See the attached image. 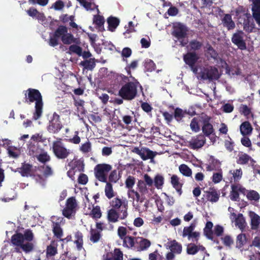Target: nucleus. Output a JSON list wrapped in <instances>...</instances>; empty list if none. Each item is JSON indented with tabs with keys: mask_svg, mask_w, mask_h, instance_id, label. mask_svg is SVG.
<instances>
[{
	"mask_svg": "<svg viewBox=\"0 0 260 260\" xmlns=\"http://www.w3.org/2000/svg\"><path fill=\"white\" fill-rule=\"evenodd\" d=\"M254 165L255 161L248 154L246 153H242L238 155V158L237 159V163L241 165H247L249 162Z\"/></svg>",
	"mask_w": 260,
	"mask_h": 260,
	"instance_id": "bb28decb",
	"label": "nucleus"
},
{
	"mask_svg": "<svg viewBox=\"0 0 260 260\" xmlns=\"http://www.w3.org/2000/svg\"><path fill=\"white\" fill-rule=\"evenodd\" d=\"M112 208L108 211L107 219L109 222L115 223L125 219L128 216L127 201L119 198H114L110 203Z\"/></svg>",
	"mask_w": 260,
	"mask_h": 260,
	"instance_id": "f257e3e1",
	"label": "nucleus"
},
{
	"mask_svg": "<svg viewBox=\"0 0 260 260\" xmlns=\"http://www.w3.org/2000/svg\"><path fill=\"white\" fill-rule=\"evenodd\" d=\"M170 182L179 195L181 196L182 193V188L183 183L181 182L180 178L177 175L174 174L171 177Z\"/></svg>",
	"mask_w": 260,
	"mask_h": 260,
	"instance_id": "5701e85b",
	"label": "nucleus"
},
{
	"mask_svg": "<svg viewBox=\"0 0 260 260\" xmlns=\"http://www.w3.org/2000/svg\"><path fill=\"white\" fill-rule=\"evenodd\" d=\"M206 139L204 135L199 134L192 137L191 139L187 141L189 148L193 149H199L202 148L206 143Z\"/></svg>",
	"mask_w": 260,
	"mask_h": 260,
	"instance_id": "4468645a",
	"label": "nucleus"
},
{
	"mask_svg": "<svg viewBox=\"0 0 260 260\" xmlns=\"http://www.w3.org/2000/svg\"><path fill=\"white\" fill-rule=\"evenodd\" d=\"M24 93L25 103L29 104L35 103L32 119L35 120L39 119L42 116L43 108V97L41 92L38 89L29 88L24 91Z\"/></svg>",
	"mask_w": 260,
	"mask_h": 260,
	"instance_id": "7ed1b4c3",
	"label": "nucleus"
},
{
	"mask_svg": "<svg viewBox=\"0 0 260 260\" xmlns=\"http://www.w3.org/2000/svg\"><path fill=\"white\" fill-rule=\"evenodd\" d=\"M239 22L243 26V30L246 32H252L255 28V24L249 13H244L240 17Z\"/></svg>",
	"mask_w": 260,
	"mask_h": 260,
	"instance_id": "9b49d317",
	"label": "nucleus"
},
{
	"mask_svg": "<svg viewBox=\"0 0 260 260\" xmlns=\"http://www.w3.org/2000/svg\"><path fill=\"white\" fill-rule=\"evenodd\" d=\"M244 32L243 30H237L233 34L231 38L232 43L241 50H244L246 49V44L244 39Z\"/></svg>",
	"mask_w": 260,
	"mask_h": 260,
	"instance_id": "ddd939ff",
	"label": "nucleus"
},
{
	"mask_svg": "<svg viewBox=\"0 0 260 260\" xmlns=\"http://www.w3.org/2000/svg\"><path fill=\"white\" fill-rule=\"evenodd\" d=\"M135 178L134 176H128L125 181V187L130 190L133 189L132 188L135 184Z\"/></svg>",
	"mask_w": 260,
	"mask_h": 260,
	"instance_id": "338daca9",
	"label": "nucleus"
},
{
	"mask_svg": "<svg viewBox=\"0 0 260 260\" xmlns=\"http://www.w3.org/2000/svg\"><path fill=\"white\" fill-rule=\"evenodd\" d=\"M187 32V27L183 23L177 22L173 24L172 35L179 41L182 47L185 46L188 42L186 39Z\"/></svg>",
	"mask_w": 260,
	"mask_h": 260,
	"instance_id": "39448f33",
	"label": "nucleus"
},
{
	"mask_svg": "<svg viewBox=\"0 0 260 260\" xmlns=\"http://www.w3.org/2000/svg\"><path fill=\"white\" fill-rule=\"evenodd\" d=\"M136 237H133L130 236H127L123 240V245L124 247L128 248H132L136 246Z\"/></svg>",
	"mask_w": 260,
	"mask_h": 260,
	"instance_id": "a19ab883",
	"label": "nucleus"
},
{
	"mask_svg": "<svg viewBox=\"0 0 260 260\" xmlns=\"http://www.w3.org/2000/svg\"><path fill=\"white\" fill-rule=\"evenodd\" d=\"M204 197L206 199L207 201L212 203L217 202L220 197V192L217 189L214 187H210L208 191H205Z\"/></svg>",
	"mask_w": 260,
	"mask_h": 260,
	"instance_id": "a211bd4d",
	"label": "nucleus"
},
{
	"mask_svg": "<svg viewBox=\"0 0 260 260\" xmlns=\"http://www.w3.org/2000/svg\"><path fill=\"white\" fill-rule=\"evenodd\" d=\"M102 260H123V254L119 248H115L113 251L107 252L104 254Z\"/></svg>",
	"mask_w": 260,
	"mask_h": 260,
	"instance_id": "dca6fc26",
	"label": "nucleus"
},
{
	"mask_svg": "<svg viewBox=\"0 0 260 260\" xmlns=\"http://www.w3.org/2000/svg\"><path fill=\"white\" fill-rule=\"evenodd\" d=\"M221 20L223 26L226 27L228 30H232L235 28V23L232 20V15L231 14H224Z\"/></svg>",
	"mask_w": 260,
	"mask_h": 260,
	"instance_id": "b1692460",
	"label": "nucleus"
},
{
	"mask_svg": "<svg viewBox=\"0 0 260 260\" xmlns=\"http://www.w3.org/2000/svg\"><path fill=\"white\" fill-rule=\"evenodd\" d=\"M213 224L211 221H208L206 224L205 228L204 229V234L205 236L211 240H213V231H212Z\"/></svg>",
	"mask_w": 260,
	"mask_h": 260,
	"instance_id": "4c0bfd02",
	"label": "nucleus"
},
{
	"mask_svg": "<svg viewBox=\"0 0 260 260\" xmlns=\"http://www.w3.org/2000/svg\"><path fill=\"white\" fill-rule=\"evenodd\" d=\"M186 110H183L180 108H176L174 110V117L177 122H181L186 115Z\"/></svg>",
	"mask_w": 260,
	"mask_h": 260,
	"instance_id": "49530a36",
	"label": "nucleus"
},
{
	"mask_svg": "<svg viewBox=\"0 0 260 260\" xmlns=\"http://www.w3.org/2000/svg\"><path fill=\"white\" fill-rule=\"evenodd\" d=\"M105 183H106L105 187V196L108 199H110L115 196L113 185L110 182Z\"/></svg>",
	"mask_w": 260,
	"mask_h": 260,
	"instance_id": "3c124183",
	"label": "nucleus"
},
{
	"mask_svg": "<svg viewBox=\"0 0 260 260\" xmlns=\"http://www.w3.org/2000/svg\"><path fill=\"white\" fill-rule=\"evenodd\" d=\"M37 170L41 174L38 175L40 179H42L43 178L46 179L53 174V171L52 168L46 164L39 166L37 167Z\"/></svg>",
	"mask_w": 260,
	"mask_h": 260,
	"instance_id": "6ab92c4d",
	"label": "nucleus"
},
{
	"mask_svg": "<svg viewBox=\"0 0 260 260\" xmlns=\"http://www.w3.org/2000/svg\"><path fill=\"white\" fill-rule=\"evenodd\" d=\"M155 187L159 189H161L164 184V178L160 174H157L155 176L154 179L153 180V184Z\"/></svg>",
	"mask_w": 260,
	"mask_h": 260,
	"instance_id": "de8ad7c7",
	"label": "nucleus"
},
{
	"mask_svg": "<svg viewBox=\"0 0 260 260\" xmlns=\"http://www.w3.org/2000/svg\"><path fill=\"white\" fill-rule=\"evenodd\" d=\"M74 243L79 251L83 248V234L81 232L78 231L74 233Z\"/></svg>",
	"mask_w": 260,
	"mask_h": 260,
	"instance_id": "2f4dec72",
	"label": "nucleus"
},
{
	"mask_svg": "<svg viewBox=\"0 0 260 260\" xmlns=\"http://www.w3.org/2000/svg\"><path fill=\"white\" fill-rule=\"evenodd\" d=\"M200 77L201 79L210 81L217 80L219 78L217 69L213 67L204 68L200 73Z\"/></svg>",
	"mask_w": 260,
	"mask_h": 260,
	"instance_id": "9d476101",
	"label": "nucleus"
},
{
	"mask_svg": "<svg viewBox=\"0 0 260 260\" xmlns=\"http://www.w3.org/2000/svg\"><path fill=\"white\" fill-rule=\"evenodd\" d=\"M232 190L230 192V199L233 201H237L239 199L238 186L237 184L231 185Z\"/></svg>",
	"mask_w": 260,
	"mask_h": 260,
	"instance_id": "a18cd8bd",
	"label": "nucleus"
},
{
	"mask_svg": "<svg viewBox=\"0 0 260 260\" xmlns=\"http://www.w3.org/2000/svg\"><path fill=\"white\" fill-rule=\"evenodd\" d=\"M247 238L245 234L241 233L236 237V247L238 249L242 248L247 242Z\"/></svg>",
	"mask_w": 260,
	"mask_h": 260,
	"instance_id": "79ce46f5",
	"label": "nucleus"
},
{
	"mask_svg": "<svg viewBox=\"0 0 260 260\" xmlns=\"http://www.w3.org/2000/svg\"><path fill=\"white\" fill-rule=\"evenodd\" d=\"M250 217V226L252 230H257L260 224V217L253 211H250L249 213Z\"/></svg>",
	"mask_w": 260,
	"mask_h": 260,
	"instance_id": "a878e982",
	"label": "nucleus"
},
{
	"mask_svg": "<svg viewBox=\"0 0 260 260\" xmlns=\"http://www.w3.org/2000/svg\"><path fill=\"white\" fill-rule=\"evenodd\" d=\"M247 198L249 201L258 202L260 199V196L256 191L250 190L247 194Z\"/></svg>",
	"mask_w": 260,
	"mask_h": 260,
	"instance_id": "4d7b16f0",
	"label": "nucleus"
},
{
	"mask_svg": "<svg viewBox=\"0 0 260 260\" xmlns=\"http://www.w3.org/2000/svg\"><path fill=\"white\" fill-rule=\"evenodd\" d=\"M102 213L99 206L93 207L92 209L89 213V216L95 220H97L100 218L102 216Z\"/></svg>",
	"mask_w": 260,
	"mask_h": 260,
	"instance_id": "09e8293b",
	"label": "nucleus"
},
{
	"mask_svg": "<svg viewBox=\"0 0 260 260\" xmlns=\"http://www.w3.org/2000/svg\"><path fill=\"white\" fill-rule=\"evenodd\" d=\"M167 248L170 250L166 254L167 260H172L175 258V254H179L182 252V246L176 240L169 241L167 243Z\"/></svg>",
	"mask_w": 260,
	"mask_h": 260,
	"instance_id": "6e6552de",
	"label": "nucleus"
},
{
	"mask_svg": "<svg viewBox=\"0 0 260 260\" xmlns=\"http://www.w3.org/2000/svg\"><path fill=\"white\" fill-rule=\"evenodd\" d=\"M121 171H118L117 170L114 169L109 173V174L108 175V179L107 182H110V183H116L118 182L119 180L121 178Z\"/></svg>",
	"mask_w": 260,
	"mask_h": 260,
	"instance_id": "7c9ffc66",
	"label": "nucleus"
},
{
	"mask_svg": "<svg viewBox=\"0 0 260 260\" xmlns=\"http://www.w3.org/2000/svg\"><path fill=\"white\" fill-rule=\"evenodd\" d=\"M196 225L194 223H191L189 226H185L183 229L182 236L185 237L188 236V239L191 238V234L194 229Z\"/></svg>",
	"mask_w": 260,
	"mask_h": 260,
	"instance_id": "13d9d810",
	"label": "nucleus"
},
{
	"mask_svg": "<svg viewBox=\"0 0 260 260\" xmlns=\"http://www.w3.org/2000/svg\"><path fill=\"white\" fill-rule=\"evenodd\" d=\"M112 169L110 164L102 163L96 165L93 169L95 178L101 182H107L109 173Z\"/></svg>",
	"mask_w": 260,
	"mask_h": 260,
	"instance_id": "423d86ee",
	"label": "nucleus"
},
{
	"mask_svg": "<svg viewBox=\"0 0 260 260\" xmlns=\"http://www.w3.org/2000/svg\"><path fill=\"white\" fill-rule=\"evenodd\" d=\"M62 217L52 216L51 217V226L54 236L57 239H60L63 236V230L61 228Z\"/></svg>",
	"mask_w": 260,
	"mask_h": 260,
	"instance_id": "f8f14e48",
	"label": "nucleus"
},
{
	"mask_svg": "<svg viewBox=\"0 0 260 260\" xmlns=\"http://www.w3.org/2000/svg\"><path fill=\"white\" fill-rule=\"evenodd\" d=\"M11 242L14 245L20 247L24 242L23 235L20 233L13 235L11 237Z\"/></svg>",
	"mask_w": 260,
	"mask_h": 260,
	"instance_id": "58836bf2",
	"label": "nucleus"
},
{
	"mask_svg": "<svg viewBox=\"0 0 260 260\" xmlns=\"http://www.w3.org/2000/svg\"><path fill=\"white\" fill-rule=\"evenodd\" d=\"M206 52L207 54L209 55L212 58L214 59H217L218 57V54L217 52L213 48V47L211 45H207Z\"/></svg>",
	"mask_w": 260,
	"mask_h": 260,
	"instance_id": "e2e57ef3",
	"label": "nucleus"
},
{
	"mask_svg": "<svg viewBox=\"0 0 260 260\" xmlns=\"http://www.w3.org/2000/svg\"><path fill=\"white\" fill-rule=\"evenodd\" d=\"M251 2L252 17L256 23L260 26V0H248Z\"/></svg>",
	"mask_w": 260,
	"mask_h": 260,
	"instance_id": "f3484780",
	"label": "nucleus"
},
{
	"mask_svg": "<svg viewBox=\"0 0 260 260\" xmlns=\"http://www.w3.org/2000/svg\"><path fill=\"white\" fill-rule=\"evenodd\" d=\"M57 243L55 241H52L47 247L46 253L49 256H54L57 253Z\"/></svg>",
	"mask_w": 260,
	"mask_h": 260,
	"instance_id": "37998d69",
	"label": "nucleus"
},
{
	"mask_svg": "<svg viewBox=\"0 0 260 260\" xmlns=\"http://www.w3.org/2000/svg\"><path fill=\"white\" fill-rule=\"evenodd\" d=\"M198 59L199 57L195 52H188L183 55L184 62L189 66L195 64Z\"/></svg>",
	"mask_w": 260,
	"mask_h": 260,
	"instance_id": "393cba45",
	"label": "nucleus"
},
{
	"mask_svg": "<svg viewBox=\"0 0 260 260\" xmlns=\"http://www.w3.org/2000/svg\"><path fill=\"white\" fill-rule=\"evenodd\" d=\"M208 162L209 164L206 165V170L207 171L216 170L220 167V161L215 158L212 155L210 156Z\"/></svg>",
	"mask_w": 260,
	"mask_h": 260,
	"instance_id": "cd10ccee",
	"label": "nucleus"
},
{
	"mask_svg": "<svg viewBox=\"0 0 260 260\" xmlns=\"http://www.w3.org/2000/svg\"><path fill=\"white\" fill-rule=\"evenodd\" d=\"M76 210L66 206L62 210L63 215L68 219H70L73 215H75Z\"/></svg>",
	"mask_w": 260,
	"mask_h": 260,
	"instance_id": "69168bd1",
	"label": "nucleus"
},
{
	"mask_svg": "<svg viewBox=\"0 0 260 260\" xmlns=\"http://www.w3.org/2000/svg\"><path fill=\"white\" fill-rule=\"evenodd\" d=\"M232 215L235 217V225L241 231H243L245 228L246 223L245 218L242 213H239L238 215L236 213H233Z\"/></svg>",
	"mask_w": 260,
	"mask_h": 260,
	"instance_id": "c756f323",
	"label": "nucleus"
},
{
	"mask_svg": "<svg viewBox=\"0 0 260 260\" xmlns=\"http://www.w3.org/2000/svg\"><path fill=\"white\" fill-rule=\"evenodd\" d=\"M93 23L99 29L104 28L105 19L103 16L96 15L93 16Z\"/></svg>",
	"mask_w": 260,
	"mask_h": 260,
	"instance_id": "8fccbe9b",
	"label": "nucleus"
},
{
	"mask_svg": "<svg viewBox=\"0 0 260 260\" xmlns=\"http://www.w3.org/2000/svg\"><path fill=\"white\" fill-rule=\"evenodd\" d=\"M82 49L76 44L71 45L69 48V52L70 53H74L80 56L82 55Z\"/></svg>",
	"mask_w": 260,
	"mask_h": 260,
	"instance_id": "680f3d73",
	"label": "nucleus"
},
{
	"mask_svg": "<svg viewBox=\"0 0 260 260\" xmlns=\"http://www.w3.org/2000/svg\"><path fill=\"white\" fill-rule=\"evenodd\" d=\"M190 50L197 51L200 50L202 46L203 43L196 39L191 40L189 44Z\"/></svg>",
	"mask_w": 260,
	"mask_h": 260,
	"instance_id": "052dcab7",
	"label": "nucleus"
},
{
	"mask_svg": "<svg viewBox=\"0 0 260 260\" xmlns=\"http://www.w3.org/2000/svg\"><path fill=\"white\" fill-rule=\"evenodd\" d=\"M190 126L191 129L196 133L199 132L200 130V127L199 124L198 118L194 117L191 121Z\"/></svg>",
	"mask_w": 260,
	"mask_h": 260,
	"instance_id": "0e129e2a",
	"label": "nucleus"
},
{
	"mask_svg": "<svg viewBox=\"0 0 260 260\" xmlns=\"http://www.w3.org/2000/svg\"><path fill=\"white\" fill-rule=\"evenodd\" d=\"M16 172H19L22 177H28L32 175V166L28 163L23 162L21 167L18 168Z\"/></svg>",
	"mask_w": 260,
	"mask_h": 260,
	"instance_id": "4be33fe9",
	"label": "nucleus"
},
{
	"mask_svg": "<svg viewBox=\"0 0 260 260\" xmlns=\"http://www.w3.org/2000/svg\"><path fill=\"white\" fill-rule=\"evenodd\" d=\"M145 72H151L156 68L154 62L151 59H147L144 63Z\"/></svg>",
	"mask_w": 260,
	"mask_h": 260,
	"instance_id": "6e6d98bb",
	"label": "nucleus"
},
{
	"mask_svg": "<svg viewBox=\"0 0 260 260\" xmlns=\"http://www.w3.org/2000/svg\"><path fill=\"white\" fill-rule=\"evenodd\" d=\"M52 150L54 155L59 159L67 158L71 153L70 149L64 147L60 139L53 142Z\"/></svg>",
	"mask_w": 260,
	"mask_h": 260,
	"instance_id": "0eeeda50",
	"label": "nucleus"
},
{
	"mask_svg": "<svg viewBox=\"0 0 260 260\" xmlns=\"http://www.w3.org/2000/svg\"><path fill=\"white\" fill-rule=\"evenodd\" d=\"M200 250V248L195 244L190 243L187 245L186 252L189 255H194Z\"/></svg>",
	"mask_w": 260,
	"mask_h": 260,
	"instance_id": "bf43d9fd",
	"label": "nucleus"
},
{
	"mask_svg": "<svg viewBox=\"0 0 260 260\" xmlns=\"http://www.w3.org/2000/svg\"><path fill=\"white\" fill-rule=\"evenodd\" d=\"M36 147L35 146H31L30 148V151L32 152V154L35 156L37 159L41 163L43 164H46L47 162H49L51 160V157L48 154L47 152L43 151L41 153L37 154H34L35 149Z\"/></svg>",
	"mask_w": 260,
	"mask_h": 260,
	"instance_id": "412c9836",
	"label": "nucleus"
},
{
	"mask_svg": "<svg viewBox=\"0 0 260 260\" xmlns=\"http://www.w3.org/2000/svg\"><path fill=\"white\" fill-rule=\"evenodd\" d=\"M229 174L232 175L230 179V183L234 182L236 183L238 182L242 178L243 172L242 169L240 168L234 170H230L229 171Z\"/></svg>",
	"mask_w": 260,
	"mask_h": 260,
	"instance_id": "473e14b6",
	"label": "nucleus"
},
{
	"mask_svg": "<svg viewBox=\"0 0 260 260\" xmlns=\"http://www.w3.org/2000/svg\"><path fill=\"white\" fill-rule=\"evenodd\" d=\"M138 87L143 90L142 85L137 80L135 81L127 82L119 89L118 95L124 100H133L137 96Z\"/></svg>",
	"mask_w": 260,
	"mask_h": 260,
	"instance_id": "20e7f679",
	"label": "nucleus"
},
{
	"mask_svg": "<svg viewBox=\"0 0 260 260\" xmlns=\"http://www.w3.org/2000/svg\"><path fill=\"white\" fill-rule=\"evenodd\" d=\"M80 4L86 11H91L96 9L98 12H99L98 6L95 4L94 1L93 0H84L81 3H80Z\"/></svg>",
	"mask_w": 260,
	"mask_h": 260,
	"instance_id": "f704fd0d",
	"label": "nucleus"
},
{
	"mask_svg": "<svg viewBox=\"0 0 260 260\" xmlns=\"http://www.w3.org/2000/svg\"><path fill=\"white\" fill-rule=\"evenodd\" d=\"M68 166L76 172H83L84 171V165L83 161L80 160H71L68 164Z\"/></svg>",
	"mask_w": 260,
	"mask_h": 260,
	"instance_id": "e433bc0d",
	"label": "nucleus"
},
{
	"mask_svg": "<svg viewBox=\"0 0 260 260\" xmlns=\"http://www.w3.org/2000/svg\"><path fill=\"white\" fill-rule=\"evenodd\" d=\"M62 125L60 121V117L58 114L54 112L49 120L47 125V130L49 132L53 134L58 133L62 128Z\"/></svg>",
	"mask_w": 260,
	"mask_h": 260,
	"instance_id": "1a4fd4ad",
	"label": "nucleus"
},
{
	"mask_svg": "<svg viewBox=\"0 0 260 260\" xmlns=\"http://www.w3.org/2000/svg\"><path fill=\"white\" fill-rule=\"evenodd\" d=\"M151 245L150 241L142 237H138L136 239L135 249L137 251H141L147 249Z\"/></svg>",
	"mask_w": 260,
	"mask_h": 260,
	"instance_id": "aec40b11",
	"label": "nucleus"
},
{
	"mask_svg": "<svg viewBox=\"0 0 260 260\" xmlns=\"http://www.w3.org/2000/svg\"><path fill=\"white\" fill-rule=\"evenodd\" d=\"M144 180H139L137 182V188L139 192L134 189H131L128 191L134 193L136 196V201L142 203L146 199V196L149 197L154 192V188L153 186V179L147 174L144 175Z\"/></svg>",
	"mask_w": 260,
	"mask_h": 260,
	"instance_id": "f03ea898",
	"label": "nucleus"
},
{
	"mask_svg": "<svg viewBox=\"0 0 260 260\" xmlns=\"http://www.w3.org/2000/svg\"><path fill=\"white\" fill-rule=\"evenodd\" d=\"M61 40L65 45H70L73 43L79 44L80 43L79 39L75 38L71 33H68V32L61 37Z\"/></svg>",
	"mask_w": 260,
	"mask_h": 260,
	"instance_id": "c85d7f7f",
	"label": "nucleus"
},
{
	"mask_svg": "<svg viewBox=\"0 0 260 260\" xmlns=\"http://www.w3.org/2000/svg\"><path fill=\"white\" fill-rule=\"evenodd\" d=\"M252 129L251 124L248 121L243 122L240 126L241 134L244 136L250 135Z\"/></svg>",
	"mask_w": 260,
	"mask_h": 260,
	"instance_id": "c9c22d12",
	"label": "nucleus"
},
{
	"mask_svg": "<svg viewBox=\"0 0 260 260\" xmlns=\"http://www.w3.org/2000/svg\"><path fill=\"white\" fill-rule=\"evenodd\" d=\"M179 172L184 176L189 177L192 176L191 169L185 164H181L179 167Z\"/></svg>",
	"mask_w": 260,
	"mask_h": 260,
	"instance_id": "603ef678",
	"label": "nucleus"
},
{
	"mask_svg": "<svg viewBox=\"0 0 260 260\" xmlns=\"http://www.w3.org/2000/svg\"><path fill=\"white\" fill-rule=\"evenodd\" d=\"M90 236L89 239L93 243H98L102 237L101 231L92 228L90 230Z\"/></svg>",
	"mask_w": 260,
	"mask_h": 260,
	"instance_id": "ea45409f",
	"label": "nucleus"
},
{
	"mask_svg": "<svg viewBox=\"0 0 260 260\" xmlns=\"http://www.w3.org/2000/svg\"><path fill=\"white\" fill-rule=\"evenodd\" d=\"M255 130L257 133L256 137L252 139L253 143L260 147V126L255 125Z\"/></svg>",
	"mask_w": 260,
	"mask_h": 260,
	"instance_id": "774afa93",
	"label": "nucleus"
},
{
	"mask_svg": "<svg viewBox=\"0 0 260 260\" xmlns=\"http://www.w3.org/2000/svg\"><path fill=\"white\" fill-rule=\"evenodd\" d=\"M80 65L84 67V68L92 70L95 66L94 58H90L88 60L82 61L80 63Z\"/></svg>",
	"mask_w": 260,
	"mask_h": 260,
	"instance_id": "864d4df0",
	"label": "nucleus"
},
{
	"mask_svg": "<svg viewBox=\"0 0 260 260\" xmlns=\"http://www.w3.org/2000/svg\"><path fill=\"white\" fill-rule=\"evenodd\" d=\"M119 23L120 20L118 18L112 16L109 17L107 19L108 30L112 32L114 31Z\"/></svg>",
	"mask_w": 260,
	"mask_h": 260,
	"instance_id": "72a5a7b5",
	"label": "nucleus"
},
{
	"mask_svg": "<svg viewBox=\"0 0 260 260\" xmlns=\"http://www.w3.org/2000/svg\"><path fill=\"white\" fill-rule=\"evenodd\" d=\"M68 28L64 25L59 26L54 32L55 37L61 38L67 34L68 32Z\"/></svg>",
	"mask_w": 260,
	"mask_h": 260,
	"instance_id": "5fc2aeb1",
	"label": "nucleus"
},
{
	"mask_svg": "<svg viewBox=\"0 0 260 260\" xmlns=\"http://www.w3.org/2000/svg\"><path fill=\"white\" fill-rule=\"evenodd\" d=\"M211 117L207 116L202 121V130L204 137H210L215 135L214 129L213 125L210 123Z\"/></svg>",
	"mask_w": 260,
	"mask_h": 260,
	"instance_id": "2eb2a0df",
	"label": "nucleus"
},
{
	"mask_svg": "<svg viewBox=\"0 0 260 260\" xmlns=\"http://www.w3.org/2000/svg\"><path fill=\"white\" fill-rule=\"evenodd\" d=\"M143 153L141 156V158L143 160H146L148 159H152L156 154V152H153L148 148H143Z\"/></svg>",
	"mask_w": 260,
	"mask_h": 260,
	"instance_id": "c03bdc74",
	"label": "nucleus"
}]
</instances>
